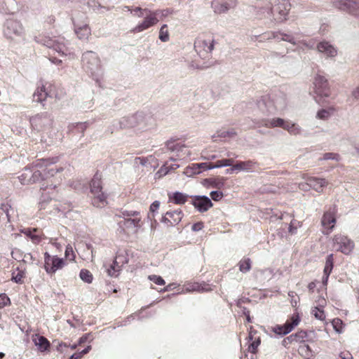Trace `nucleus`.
I'll return each instance as SVG.
<instances>
[{"label": "nucleus", "mask_w": 359, "mask_h": 359, "mask_svg": "<svg viewBox=\"0 0 359 359\" xmlns=\"http://www.w3.org/2000/svg\"><path fill=\"white\" fill-rule=\"evenodd\" d=\"M337 156V154H332V153H327L325 154V156L324 158L325 159H330V158H335V156Z\"/></svg>", "instance_id": "0e129e2a"}, {"label": "nucleus", "mask_w": 359, "mask_h": 359, "mask_svg": "<svg viewBox=\"0 0 359 359\" xmlns=\"http://www.w3.org/2000/svg\"><path fill=\"white\" fill-rule=\"evenodd\" d=\"M77 36L80 39L86 40L91 35V29L88 25H84L75 29Z\"/></svg>", "instance_id": "473e14b6"}, {"label": "nucleus", "mask_w": 359, "mask_h": 359, "mask_svg": "<svg viewBox=\"0 0 359 359\" xmlns=\"http://www.w3.org/2000/svg\"><path fill=\"white\" fill-rule=\"evenodd\" d=\"M243 313H244V315L246 317V320H247L248 323H251V318H250V311L248 310H245L243 311Z\"/></svg>", "instance_id": "69168bd1"}, {"label": "nucleus", "mask_w": 359, "mask_h": 359, "mask_svg": "<svg viewBox=\"0 0 359 359\" xmlns=\"http://www.w3.org/2000/svg\"><path fill=\"white\" fill-rule=\"evenodd\" d=\"M330 114L328 110L322 109L320 110L317 114V118L319 119H327L330 116Z\"/></svg>", "instance_id": "5fc2aeb1"}, {"label": "nucleus", "mask_w": 359, "mask_h": 359, "mask_svg": "<svg viewBox=\"0 0 359 359\" xmlns=\"http://www.w3.org/2000/svg\"><path fill=\"white\" fill-rule=\"evenodd\" d=\"M314 92L318 96L327 97L330 95L327 80L321 75H317L314 80Z\"/></svg>", "instance_id": "f3484780"}, {"label": "nucleus", "mask_w": 359, "mask_h": 359, "mask_svg": "<svg viewBox=\"0 0 359 359\" xmlns=\"http://www.w3.org/2000/svg\"><path fill=\"white\" fill-rule=\"evenodd\" d=\"M57 184H58V180H55L54 182L51 180V183L50 184H48L46 187H42L41 189H43V190H46V189H48V188L55 189L57 187ZM43 186H44V184H43Z\"/></svg>", "instance_id": "052dcab7"}, {"label": "nucleus", "mask_w": 359, "mask_h": 359, "mask_svg": "<svg viewBox=\"0 0 359 359\" xmlns=\"http://www.w3.org/2000/svg\"><path fill=\"white\" fill-rule=\"evenodd\" d=\"M44 269L49 275H54L57 271L63 269L67 262L63 258L56 255H50L48 252H44Z\"/></svg>", "instance_id": "39448f33"}, {"label": "nucleus", "mask_w": 359, "mask_h": 359, "mask_svg": "<svg viewBox=\"0 0 359 359\" xmlns=\"http://www.w3.org/2000/svg\"><path fill=\"white\" fill-rule=\"evenodd\" d=\"M26 234L31 238L32 241L35 244L39 243L43 239L45 238L43 232L37 229L28 230Z\"/></svg>", "instance_id": "2f4dec72"}, {"label": "nucleus", "mask_w": 359, "mask_h": 359, "mask_svg": "<svg viewBox=\"0 0 359 359\" xmlns=\"http://www.w3.org/2000/svg\"><path fill=\"white\" fill-rule=\"evenodd\" d=\"M237 0H227L224 3L220 4L219 6H217L215 3H214V6L216 12L218 13H224L228 11L231 8H233L236 5Z\"/></svg>", "instance_id": "72a5a7b5"}, {"label": "nucleus", "mask_w": 359, "mask_h": 359, "mask_svg": "<svg viewBox=\"0 0 359 359\" xmlns=\"http://www.w3.org/2000/svg\"><path fill=\"white\" fill-rule=\"evenodd\" d=\"M336 213L337 210L334 208L323 213L321 219V224L323 226L322 233L324 235H329L333 231L337 223Z\"/></svg>", "instance_id": "9d476101"}, {"label": "nucleus", "mask_w": 359, "mask_h": 359, "mask_svg": "<svg viewBox=\"0 0 359 359\" xmlns=\"http://www.w3.org/2000/svg\"><path fill=\"white\" fill-rule=\"evenodd\" d=\"M144 11L147 13V16L141 23L130 30L131 32H141L158 23L157 11H151L147 9H144Z\"/></svg>", "instance_id": "f8f14e48"}, {"label": "nucleus", "mask_w": 359, "mask_h": 359, "mask_svg": "<svg viewBox=\"0 0 359 359\" xmlns=\"http://www.w3.org/2000/svg\"><path fill=\"white\" fill-rule=\"evenodd\" d=\"M159 39L163 42H166L169 40V33L167 25H163L159 32Z\"/></svg>", "instance_id": "ea45409f"}, {"label": "nucleus", "mask_w": 359, "mask_h": 359, "mask_svg": "<svg viewBox=\"0 0 359 359\" xmlns=\"http://www.w3.org/2000/svg\"><path fill=\"white\" fill-rule=\"evenodd\" d=\"M79 276L82 280L88 283H91L93 279L91 272L85 269L81 270Z\"/></svg>", "instance_id": "4c0bfd02"}, {"label": "nucleus", "mask_w": 359, "mask_h": 359, "mask_svg": "<svg viewBox=\"0 0 359 359\" xmlns=\"http://www.w3.org/2000/svg\"><path fill=\"white\" fill-rule=\"evenodd\" d=\"M339 358L341 359H353L351 353L348 351H344L340 353Z\"/></svg>", "instance_id": "13d9d810"}, {"label": "nucleus", "mask_w": 359, "mask_h": 359, "mask_svg": "<svg viewBox=\"0 0 359 359\" xmlns=\"http://www.w3.org/2000/svg\"><path fill=\"white\" fill-rule=\"evenodd\" d=\"M239 270L243 273L249 271L251 269V260L244 257L238 263Z\"/></svg>", "instance_id": "c9c22d12"}, {"label": "nucleus", "mask_w": 359, "mask_h": 359, "mask_svg": "<svg viewBox=\"0 0 359 359\" xmlns=\"http://www.w3.org/2000/svg\"><path fill=\"white\" fill-rule=\"evenodd\" d=\"M187 200L188 196L181 192L176 191L168 194V202L176 205H183Z\"/></svg>", "instance_id": "cd10ccee"}, {"label": "nucleus", "mask_w": 359, "mask_h": 359, "mask_svg": "<svg viewBox=\"0 0 359 359\" xmlns=\"http://www.w3.org/2000/svg\"><path fill=\"white\" fill-rule=\"evenodd\" d=\"M55 91V87L49 82L41 81L33 95V100L37 102H43L48 97H51Z\"/></svg>", "instance_id": "6e6552de"}, {"label": "nucleus", "mask_w": 359, "mask_h": 359, "mask_svg": "<svg viewBox=\"0 0 359 359\" xmlns=\"http://www.w3.org/2000/svg\"><path fill=\"white\" fill-rule=\"evenodd\" d=\"M32 179H33L34 182H38L40 180H43V181L46 180V179L43 175V171L41 172L40 170H36L34 172V173L32 175Z\"/></svg>", "instance_id": "864d4df0"}, {"label": "nucleus", "mask_w": 359, "mask_h": 359, "mask_svg": "<svg viewBox=\"0 0 359 359\" xmlns=\"http://www.w3.org/2000/svg\"><path fill=\"white\" fill-rule=\"evenodd\" d=\"M234 159L233 158H222L213 163L214 168H219L226 166H233Z\"/></svg>", "instance_id": "f704fd0d"}, {"label": "nucleus", "mask_w": 359, "mask_h": 359, "mask_svg": "<svg viewBox=\"0 0 359 359\" xmlns=\"http://www.w3.org/2000/svg\"><path fill=\"white\" fill-rule=\"evenodd\" d=\"M194 166L199 168L201 172H202V170H208L214 168L213 163H196L195 165H194Z\"/></svg>", "instance_id": "09e8293b"}, {"label": "nucleus", "mask_w": 359, "mask_h": 359, "mask_svg": "<svg viewBox=\"0 0 359 359\" xmlns=\"http://www.w3.org/2000/svg\"><path fill=\"white\" fill-rule=\"evenodd\" d=\"M128 260L121 255H116L113 264L107 269V273L112 277H117L122 266L127 263Z\"/></svg>", "instance_id": "4be33fe9"}, {"label": "nucleus", "mask_w": 359, "mask_h": 359, "mask_svg": "<svg viewBox=\"0 0 359 359\" xmlns=\"http://www.w3.org/2000/svg\"><path fill=\"white\" fill-rule=\"evenodd\" d=\"M116 216L123 218V220L118 222V224L125 232L130 229H135L136 232L143 225L140 212L138 211L123 210Z\"/></svg>", "instance_id": "f03ea898"}, {"label": "nucleus", "mask_w": 359, "mask_h": 359, "mask_svg": "<svg viewBox=\"0 0 359 359\" xmlns=\"http://www.w3.org/2000/svg\"><path fill=\"white\" fill-rule=\"evenodd\" d=\"M248 351L252 353H257L258 351V346L261 344V339L259 333L257 330H254L251 326L250 328L248 337Z\"/></svg>", "instance_id": "a211bd4d"}, {"label": "nucleus", "mask_w": 359, "mask_h": 359, "mask_svg": "<svg viewBox=\"0 0 359 359\" xmlns=\"http://www.w3.org/2000/svg\"><path fill=\"white\" fill-rule=\"evenodd\" d=\"M148 278L158 285H164L165 284V280L160 276L150 275Z\"/></svg>", "instance_id": "de8ad7c7"}, {"label": "nucleus", "mask_w": 359, "mask_h": 359, "mask_svg": "<svg viewBox=\"0 0 359 359\" xmlns=\"http://www.w3.org/2000/svg\"><path fill=\"white\" fill-rule=\"evenodd\" d=\"M167 148L171 151H176L177 158L184 159L189 155V151H187L184 144L176 141H168L166 144Z\"/></svg>", "instance_id": "6ab92c4d"}, {"label": "nucleus", "mask_w": 359, "mask_h": 359, "mask_svg": "<svg viewBox=\"0 0 359 359\" xmlns=\"http://www.w3.org/2000/svg\"><path fill=\"white\" fill-rule=\"evenodd\" d=\"M196 163H191L189 166H187L185 169V173L187 175H198L201 173L200 168L198 167L194 166Z\"/></svg>", "instance_id": "c03bdc74"}, {"label": "nucleus", "mask_w": 359, "mask_h": 359, "mask_svg": "<svg viewBox=\"0 0 359 359\" xmlns=\"http://www.w3.org/2000/svg\"><path fill=\"white\" fill-rule=\"evenodd\" d=\"M11 304L10 298L5 294H0V309H3L6 306Z\"/></svg>", "instance_id": "8fccbe9b"}, {"label": "nucleus", "mask_w": 359, "mask_h": 359, "mask_svg": "<svg viewBox=\"0 0 359 359\" xmlns=\"http://www.w3.org/2000/svg\"><path fill=\"white\" fill-rule=\"evenodd\" d=\"M257 127L261 128V127H265L268 128H271V127L269 126L270 125V119H262L256 123Z\"/></svg>", "instance_id": "4d7b16f0"}, {"label": "nucleus", "mask_w": 359, "mask_h": 359, "mask_svg": "<svg viewBox=\"0 0 359 359\" xmlns=\"http://www.w3.org/2000/svg\"><path fill=\"white\" fill-rule=\"evenodd\" d=\"M92 194L91 203L97 208H104L107 205V196L102 191L101 175L97 172L90 182Z\"/></svg>", "instance_id": "f257e3e1"}, {"label": "nucleus", "mask_w": 359, "mask_h": 359, "mask_svg": "<svg viewBox=\"0 0 359 359\" xmlns=\"http://www.w3.org/2000/svg\"><path fill=\"white\" fill-rule=\"evenodd\" d=\"M210 182V184L214 187L217 189H221L224 186V178H215V179H210L208 180Z\"/></svg>", "instance_id": "a19ab883"}, {"label": "nucleus", "mask_w": 359, "mask_h": 359, "mask_svg": "<svg viewBox=\"0 0 359 359\" xmlns=\"http://www.w3.org/2000/svg\"><path fill=\"white\" fill-rule=\"evenodd\" d=\"M273 37L276 38L278 39H281L283 41H286L290 43L293 42V37L290 35L286 34H281V33H273Z\"/></svg>", "instance_id": "49530a36"}, {"label": "nucleus", "mask_w": 359, "mask_h": 359, "mask_svg": "<svg viewBox=\"0 0 359 359\" xmlns=\"http://www.w3.org/2000/svg\"><path fill=\"white\" fill-rule=\"evenodd\" d=\"M304 179H306V183H300L299 184V187L302 190L306 191L309 189L311 188L318 193H323V189L326 187L329 182L325 178H319L316 177H306L304 175Z\"/></svg>", "instance_id": "1a4fd4ad"}, {"label": "nucleus", "mask_w": 359, "mask_h": 359, "mask_svg": "<svg viewBox=\"0 0 359 359\" xmlns=\"http://www.w3.org/2000/svg\"><path fill=\"white\" fill-rule=\"evenodd\" d=\"M333 246L337 251L344 255H349L354 248V243L347 236L337 233L332 238Z\"/></svg>", "instance_id": "423d86ee"}, {"label": "nucleus", "mask_w": 359, "mask_h": 359, "mask_svg": "<svg viewBox=\"0 0 359 359\" xmlns=\"http://www.w3.org/2000/svg\"><path fill=\"white\" fill-rule=\"evenodd\" d=\"M285 326L284 325H276L271 327V331L276 334L279 335H285L288 334L285 329Z\"/></svg>", "instance_id": "79ce46f5"}, {"label": "nucleus", "mask_w": 359, "mask_h": 359, "mask_svg": "<svg viewBox=\"0 0 359 359\" xmlns=\"http://www.w3.org/2000/svg\"><path fill=\"white\" fill-rule=\"evenodd\" d=\"M83 68L92 74L100 67V60L97 53L93 51H86L82 56Z\"/></svg>", "instance_id": "9b49d317"}, {"label": "nucleus", "mask_w": 359, "mask_h": 359, "mask_svg": "<svg viewBox=\"0 0 359 359\" xmlns=\"http://www.w3.org/2000/svg\"><path fill=\"white\" fill-rule=\"evenodd\" d=\"M25 275L22 271H18L17 274L15 273L12 275V280L15 282L16 283H22L24 281Z\"/></svg>", "instance_id": "3c124183"}, {"label": "nucleus", "mask_w": 359, "mask_h": 359, "mask_svg": "<svg viewBox=\"0 0 359 359\" xmlns=\"http://www.w3.org/2000/svg\"><path fill=\"white\" fill-rule=\"evenodd\" d=\"M160 206V203L157 201L153 202L150 207H149V211L150 212L148 214V218L152 219L154 218V212H156Z\"/></svg>", "instance_id": "a18cd8bd"}, {"label": "nucleus", "mask_w": 359, "mask_h": 359, "mask_svg": "<svg viewBox=\"0 0 359 359\" xmlns=\"http://www.w3.org/2000/svg\"><path fill=\"white\" fill-rule=\"evenodd\" d=\"M183 216L184 214L180 208L168 211L163 217V222L166 223L168 226H175L182 220Z\"/></svg>", "instance_id": "aec40b11"}, {"label": "nucleus", "mask_w": 359, "mask_h": 359, "mask_svg": "<svg viewBox=\"0 0 359 359\" xmlns=\"http://www.w3.org/2000/svg\"><path fill=\"white\" fill-rule=\"evenodd\" d=\"M298 353L304 359H313L314 358V352L305 342L299 345Z\"/></svg>", "instance_id": "7c9ffc66"}, {"label": "nucleus", "mask_w": 359, "mask_h": 359, "mask_svg": "<svg viewBox=\"0 0 359 359\" xmlns=\"http://www.w3.org/2000/svg\"><path fill=\"white\" fill-rule=\"evenodd\" d=\"M316 287V284L315 282H311L308 285V289H309V292L311 293H313L314 292Z\"/></svg>", "instance_id": "e2e57ef3"}, {"label": "nucleus", "mask_w": 359, "mask_h": 359, "mask_svg": "<svg viewBox=\"0 0 359 359\" xmlns=\"http://www.w3.org/2000/svg\"><path fill=\"white\" fill-rule=\"evenodd\" d=\"M192 205L201 212L207 211L213 205L210 199L207 196H194L192 200Z\"/></svg>", "instance_id": "412c9836"}, {"label": "nucleus", "mask_w": 359, "mask_h": 359, "mask_svg": "<svg viewBox=\"0 0 359 359\" xmlns=\"http://www.w3.org/2000/svg\"><path fill=\"white\" fill-rule=\"evenodd\" d=\"M194 48L201 57L205 58L214 48V37L210 33L200 34L194 42Z\"/></svg>", "instance_id": "7ed1b4c3"}, {"label": "nucleus", "mask_w": 359, "mask_h": 359, "mask_svg": "<svg viewBox=\"0 0 359 359\" xmlns=\"http://www.w3.org/2000/svg\"><path fill=\"white\" fill-rule=\"evenodd\" d=\"M55 161L53 159H39L35 163V166L43 169V175L46 180L53 177L55 175L62 171V167L55 165Z\"/></svg>", "instance_id": "0eeeda50"}, {"label": "nucleus", "mask_w": 359, "mask_h": 359, "mask_svg": "<svg viewBox=\"0 0 359 359\" xmlns=\"http://www.w3.org/2000/svg\"><path fill=\"white\" fill-rule=\"evenodd\" d=\"M203 224L202 222H197L193 224L192 230L195 231H200L203 229Z\"/></svg>", "instance_id": "680f3d73"}, {"label": "nucleus", "mask_w": 359, "mask_h": 359, "mask_svg": "<svg viewBox=\"0 0 359 359\" xmlns=\"http://www.w3.org/2000/svg\"><path fill=\"white\" fill-rule=\"evenodd\" d=\"M308 337V333L304 330H299L294 334H292L288 337L284 338L282 341V345L289 348L292 344H302L305 342Z\"/></svg>", "instance_id": "dca6fc26"}, {"label": "nucleus", "mask_w": 359, "mask_h": 359, "mask_svg": "<svg viewBox=\"0 0 359 359\" xmlns=\"http://www.w3.org/2000/svg\"><path fill=\"white\" fill-rule=\"evenodd\" d=\"M331 323H332V325L333 326L334 330L337 332L341 333L343 332V330H344V323H343V321L340 318H334L332 320Z\"/></svg>", "instance_id": "58836bf2"}, {"label": "nucleus", "mask_w": 359, "mask_h": 359, "mask_svg": "<svg viewBox=\"0 0 359 359\" xmlns=\"http://www.w3.org/2000/svg\"><path fill=\"white\" fill-rule=\"evenodd\" d=\"M142 11H144V10L140 7H136L135 8L133 9L134 12H140V13L138 15L139 17L142 16Z\"/></svg>", "instance_id": "338daca9"}, {"label": "nucleus", "mask_w": 359, "mask_h": 359, "mask_svg": "<svg viewBox=\"0 0 359 359\" xmlns=\"http://www.w3.org/2000/svg\"><path fill=\"white\" fill-rule=\"evenodd\" d=\"M269 126L271 127V128L276 127L282 128L292 135H297L300 133V128L295 123H292L280 118L270 119V125H269Z\"/></svg>", "instance_id": "2eb2a0df"}, {"label": "nucleus", "mask_w": 359, "mask_h": 359, "mask_svg": "<svg viewBox=\"0 0 359 359\" xmlns=\"http://www.w3.org/2000/svg\"><path fill=\"white\" fill-rule=\"evenodd\" d=\"M90 349V346H88L81 352L74 353L69 359H81L85 354L88 353Z\"/></svg>", "instance_id": "603ef678"}, {"label": "nucleus", "mask_w": 359, "mask_h": 359, "mask_svg": "<svg viewBox=\"0 0 359 359\" xmlns=\"http://www.w3.org/2000/svg\"><path fill=\"white\" fill-rule=\"evenodd\" d=\"M33 341L41 352L48 351L50 347V341L43 336L36 334L33 338Z\"/></svg>", "instance_id": "a878e982"}, {"label": "nucleus", "mask_w": 359, "mask_h": 359, "mask_svg": "<svg viewBox=\"0 0 359 359\" xmlns=\"http://www.w3.org/2000/svg\"><path fill=\"white\" fill-rule=\"evenodd\" d=\"M210 196L212 200L215 201H218L223 197V194L222 191H214L210 193Z\"/></svg>", "instance_id": "6e6d98bb"}, {"label": "nucleus", "mask_w": 359, "mask_h": 359, "mask_svg": "<svg viewBox=\"0 0 359 359\" xmlns=\"http://www.w3.org/2000/svg\"><path fill=\"white\" fill-rule=\"evenodd\" d=\"M334 267V255L330 254L326 258L325 265L323 270V283L327 285L328 278Z\"/></svg>", "instance_id": "b1692460"}, {"label": "nucleus", "mask_w": 359, "mask_h": 359, "mask_svg": "<svg viewBox=\"0 0 359 359\" xmlns=\"http://www.w3.org/2000/svg\"><path fill=\"white\" fill-rule=\"evenodd\" d=\"M65 255L66 259L74 261L76 255L71 245H67L65 248Z\"/></svg>", "instance_id": "37998d69"}, {"label": "nucleus", "mask_w": 359, "mask_h": 359, "mask_svg": "<svg viewBox=\"0 0 359 359\" xmlns=\"http://www.w3.org/2000/svg\"><path fill=\"white\" fill-rule=\"evenodd\" d=\"M353 95L355 97V98H359V87H358L353 92Z\"/></svg>", "instance_id": "774afa93"}, {"label": "nucleus", "mask_w": 359, "mask_h": 359, "mask_svg": "<svg viewBox=\"0 0 359 359\" xmlns=\"http://www.w3.org/2000/svg\"><path fill=\"white\" fill-rule=\"evenodd\" d=\"M67 347H69L67 344L61 342L57 346L56 349L58 352L63 353L65 351V348Z\"/></svg>", "instance_id": "bf43d9fd"}, {"label": "nucleus", "mask_w": 359, "mask_h": 359, "mask_svg": "<svg viewBox=\"0 0 359 359\" xmlns=\"http://www.w3.org/2000/svg\"><path fill=\"white\" fill-rule=\"evenodd\" d=\"M256 162L252 160L246 161H237L233 163V166L227 170V172L232 173L235 170L238 171H250L253 169Z\"/></svg>", "instance_id": "5701e85b"}, {"label": "nucleus", "mask_w": 359, "mask_h": 359, "mask_svg": "<svg viewBox=\"0 0 359 359\" xmlns=\"http://www.w3.org/2000/svg\"><path fill=\"white\" fill-rule=\"evenodd\" d=\"M187 290L190 292H208L212 290L210 284L205 282L203 283H194L189 285Z\"/></svg>", "instance_id": "bb28decb"}, {"label": "nucleus", "mask_w": 359, "mask_h": 359, "mask_svg": "<svg viewBox=\"0 0 359 359\" xmlns=\"http://www.w3.org/2000/svg\"><path fill=\"white\" fill-rule=\"evenodd\" d=\"M311 314L313 315L316 319L321 321H324L326 318L324 310L318 306H315L311 309Z\"/></svg>", "instance_id": "e433bc0d"}, {"label": "nucleus", "mask_w": 359, "mask_h": 359, "mask_svg": "<svg viewBox=\"0 0 359 359\" xmlns=\"http://www.w3.org/2000/svg\"><path fill=\"white\" fill-rule=\"evenodd\" d=\"M271 13L274 16V20L278 22H283L287 19V15L291 9V4L289 0H272Z\"/></svg>", "instance_id": "20e7f679"}, {"label": "nucleus", "mask_w": 359, "mask_h": 359, "mask_svg": "<svg viewBox=\"0 0 359 359\" xmlns=\"http://www.w3.org/2000/svg\"><path fill=\"white\" fill-rule=\"evenodd\" d=\"M317 49L320 53H324L327 57H334L337 53L335 48L327 41L320 42L317 45Z\"/></svg>", "instance_id": "393cba45"}, {"label": "nucleus", "mask_w": 359, "mask_h": 359, "mask_svg": "<svg viewBox=\"0 0 359 359\" xmlns=\"http://www.w3.org/2000/svg\"><path fill=\"white\" fill-rule=\"evenodd\" d=\"M47 121L48 120L46 117H43L38 114L30 118V123L34 129L41 130L43 129Z\"/></svg>", "instance_id": "c756f323"}, {"label": "nucleus", "mask_w": 359, "mask_h": 359, "mask_svg": "<svg viewBox=\"0 0 359 359\" xmlns=\"http://www.w3.org/2000/svg\"><path fill=\"white\" fill-rule=\"evenodd\" d=\"M300 317L298 313H294L291 317H290L285 323V329L286 332L290 333L292 330L297 327L300 323Z\"/></svg>", "instance_id": "c85d7f7f"}, {"label": "nucleus", "mask_w": 359, "mask_h": 359, "mask_svg": "<svg viewBox=\"0 0 359 359\" xmlns=\"http://www.w3.org/2000/svg\"><path fill=\"white\" fill-rule=\"evenodd\" d=\"M144 11L147 13V16L141 23L130 30L131 32H141L158 23L157 11H151L147 9H144Z\"/></svg>", "instance_id": "ddd939ff"}, {"label": "nucleus", "mask_w": 359, "mask_h": 359, "mask_svg": "<svg viewBox=\"0 0 359 359\" xmlns=\"http://www.w3.org/2000/svg\"><path fill=\"white\" fill-rule=\"evenodd\" d=\"M337 8L345 11L352 15H359V1L355 0H332Z\"/></svg>", "instance_id": "4468645a"}]
</instances>
